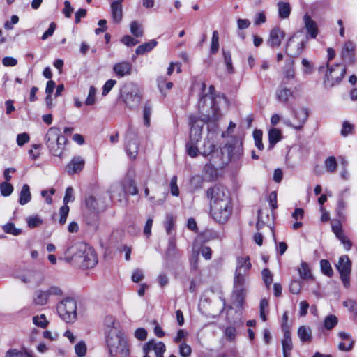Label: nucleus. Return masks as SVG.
Wrapping results in <instances>:
<instances>
[{
    "instance_id": "obj_1",
    "label": "nucleus",
    "mask_w": 357,
    "mask_h": 357,
    "mask_svg": "<svg viewBox=\"0 0 357 357\" xmlns=\"http://www.w3.org/2000/svg\"><path fill=\"white\" fill-rule=\"evenodd\" d=\"M210 201V213L218 222L225 223L232 212L231 199L227 190L221 185H215L206 191Z\"/></svg>"
},
{
    "instance_id": "obj_2",
    "label": "nucleus",
    "mask_w": 357,
    "mask_h": 357,
    "mask_svg": "<svg viewBox=\"0 0 357 357\" xmlns=\"http://www.w3.org/2000/svg\"><path fill=\"white\" fill-rule=\"evenodd\" d=\"M252 267L248 256L237 258V264L234 278L232 292L233 304L238 308H243L248 291V278Z\"/></svg>"
},
{
    "instance_id": "obj_3",
    "label": "nucleus",
    "mask_w": 357,
    "mask_h": 357,
    "mask_svg": "<svg viewBox=\"0 0 357 357\" xmlns=\"http://www.w3.org/2000/svg\"><path fill=\"white\" fill-rule=\"evenodd\" d=\"M106 342L112 357H128L130 350L119 324L113 317L106 319Z\"/></svg>"
},
{
    "instance_id": "obj_4",
    "label": "nucleus",
    "mask_w": 357,
    "mask_h": 357,
    "mask_svg": "<svg viewBox=\"0 0 357 357\" xmlns=\"http://www.w3.org/2000/svg\"><path fill=\"white\" fill-rule=\"evenodd\" d=\"M224 101V96L216 95L214 86L211 85L208 94L203 95L199 102V111L202 121L208 123H215L219 121L222 117L219 105Z\"/></svg>"
},
{
    "instance_id": "obj_5",
    "label": "nucleus",
    "mask_w": 357,
    "mask_h": 357,
    "mask_svg": "<svg viewBox=\"0 0 357 357\" xmlns=\"http://www.w3.org/2000/svg\"><path fill=\"white\" fill-rule=\"evenodd\" d=\"M68 261H73L84 268H91L98 263L93 249L83 242H76L68 247L65 252Z\"/></svg>"
},
{
    "instance_id": "obj_6",
    "label": "nucleus",
    "mask_w": 357,
    "mask_h": 357,
    "mask_svg": "<svg viewBox=\"0 0 357 357\" xmlns=\"http://www.w3.org/2000/svg\"><path fill=\"white\" fill-rule=\"evenodd\" d=\"M66 139L62 136L61 130L56 127L48 129L45 136V143L49 151L54 156L60 157L65 149Z\"/></svg>"
},
{
    "instance_id": "obj_7",
    "label": "nucleus",
    "mask_w": 357,
    "mask_h": 357,
    "mask_svg": "<svg viewBox=\"0 0 357 357\" xmlns=\"http://www.w3.org/2000/svg\"><path fill=\"white\" fill-rule=\"evenodd\" d=\"M121 96L124 104L130 109L137 108L142 98L140 89L132 83L123 87Z\"/></svg>"
},
{
    "instance_id": "obj_8",
    "label": "nucleus",
    "mask_w": 357,
    "mask_h": 357,
    "mask_svg": "<svg viewBox=\"0 0 357 357\" xmlns=\"http://www.w3.org/2000/svg\"><path fill=\"white\" fill-rule=\"evenodd\" d=\"M346 71V66L343 64L337 63L329 66L327 63V70L324 79L325 87L332 88L338 84L344 77Z\"/></svg>"
},
{
    "instance_id": "obj_9",
    "label": "nucleus",
    "mask_w": 357,
    "mask_h": 357,
    "mask_svg": "<svg viewBox=\"0 0 357 357\" xmlns=\"http://www.w3.org/2000/svg\"><path fill=\"white\" fill-rule=\"evenodd\" d=\"M59 316L66 323H73L77 319V303L71 298L63 299L56 305Z\"/></svg>"
},
{
    "instance_id": "obj_10",
    "label": "nucleus",
    "mask_w": 357,
    "mask_h": 357,
    "mask_svg": "<svg viewBox=\"0 0 357 357\" xmlns=\"http://www.w3.org/2000/svg\"><path fill=\"white\" fill-rule=\"evenodd\" d=\"M291 110L293 121H291L289 119H283L284 123L287 126L292 127L296 130L302 129L309 116L307 109L300 107L298 109L291 108Z\"/></svg>"
},
{
    "instance_id": "obj_11",
    "label": "nucleus",
    "mask_w": 357,
    "mask_h": 357,
    "mask_svg": "<svg viewBox=\"0 0 357 357\" xmlns=\"http://www.w3.org/2000/svg\"><path fill=\"white\" fill-rule=\"evenodd\" d=\"M338 270L340 278L344 286L347 288L350 284V273L351 271V262L347 255L340 257L337 264L335 265Z\"/></svg>"
},
{
    "instance_id": "obj_12",
    "label": "nucleus",
    "mask_w": 357,
    "mask_h": 357,
    "mask_svg": "<svg viewBox=\"0 0 357 357\" xmlns=\"http://www.w3.org/2000/svg\"><path fill=\"white\" fill-rule=\"evenodd\" d=\"M125 146L129 158L135 159L138 154L139 143L136 133L132 129H129L126 135Z\"/></svg>"
},
{
    "instance_id": "obj_13",
    "label": "nucleus",
    "mask_w": 357,
    "mask_h": 357,
    "mask_svg": "<svg viewBox=\"0 0 357 357\" xmlns=\"http://www.w3.org/2000/svg\"><path fill=\"white\" fill-rule=\"evenodd\" d=\"M143 349L144 353L154 351L156 357H163L166 347L163 342L151 340L144 345Z\"/></svg>"
},
{
    "instance_id": "obj_14",
    "label": "nucleus",
    "mask_w": 357,
    "mask_h": 357,
    "mask_svg": "<svg viewBox=\"0 0 357 357\" xmlns=\"http://www.w3.org/2000/svg\"><path fill=\"white\" fill-rule=\"evenodd\" d=\"M356 46L351 41L346 42L341 52L342 59L347 64H353L355 61Z\"/></svg>"
},
{
    "instance_id": "obj_15",
    "label": "nucleus",
    "mask_w": 357,
    "mask_h": 357,
    "mask_svg": "<svg viewBox=\"0 0 357 357\" xmlns=\"http://www.w3.org/2000/svg\"><path fill=\"white\" fill-rule=\"evenodd\" d=\"M296 35L294 34L289 40L286 45V52L291 57H296L298 56L304 50L305 47V41H299L296 43V47L295 49L292 47L293 43H296L295 39Z\"/></svg>"
},
{
    "instance_id": "obj_16",
    "label": "nucleus",
    "mask_w": 357,
    "mask_h": 357,
    "mask_svg": "<svg viewBox=\"0 0 357 357\" xmlns=\"http://www.w3.org/2000/svg\"><path fill=\"white\" fill-rule=\"evenodd\" d=\"M190 123L191 129L190 131V140L188 142L197 144L202 137V125L199 126L197 124V120L195 116L190 118Z\"/></svg>"
},
{
    "instance_id": "obj_17",
    "label": "nucleus",
    "mask_w": 357,
    "mask_h": 357,
    "mask_svg": "<svg viewBox=\"0 0 357 357\" xmlns=\"http://www.w3.org/2000/svg\"><path fill=\"white\" fill-rule=\"evenodd\" d=\"M303 20L307 34L311 38H315L319 33L317 22L307 13L304 15Z\"/></svg>"
},
{
    "instance_id": "obj_18",
    "label": "nucleus",
    "mask_w": 357,
    "mask_h": 357,
    "mask_svg": "<svg viewBox=\"0 0 357 357\" xmlns=\"http://www.w3.org/2000/svg\"><path fill=\"white\" fill-rule=\"evenodd\" d=\"M284 36L285 33L279 27H275L271 31L267 43L271 47H278Z\"/></svg>"
},
{
    "instance_id": "obj_19",
    "label": "nucleus",
    "mask_w": 357,
    "mask_h": 357,
    "mask_svg": "<svg viewBox=\"0 0 357 357\" xmlns=\"http://www.w3.org/2000/svg\"><path fill=\"white\" fill-rule=\"evenodd\" d=\"M215 144L208 137L204 142V150L202 154L204 157L211 156L209 160L213 161L214 163H218V161L215 160V155L218 156V153L215 150Z\"/></svg>"
},
{
    "instance_id": "obj_20",
    "label": "nucleus",
    "mask_w": 357,
    "mask_h": 357,
    "mask_svg": "<svg viewBox=\"0 0 357 357\" xmlns=\"http://www.w3.org/2000/svg\"><path fill=\"white\" fill-rule=\"evenodd\" d=\"M85 161L81 156H75L66 167V170L70 175H73L82 170Z\"/></svg>"
},
{
    "instance_id": "obj_21",
    "label": "nucleus",
    "mask_w": 357,
    "mask_h": 357,
    "mask_svg": "<svg viewBox=\"0 0 357 357\" xmlns=\"http://www.w3.org/2000/svg\"><path fill=\"white\" fill-rule=\"evenodd\" d=\"M113 71L119 77L130 75L132 71V65L129 61L119 62L114 65Z\"/></svg>"
},
{
    "instance_id": "obj_22",
    "label": "nucleus",
    "mask_w": 357,
    "mask_h": 357,
    "mask_svg": "<svg viewBox=\"0 0 357 357\" xmlns=\"http://www.w3.org/2000/svg\"><path fill=\"white\" fill-rule=\"evenodd\" d=\"M275 96L278 100L280 102L287 103L289 98L294 96V93L290 89L280 86L277 90Z\"/></svg>"
},
{
    "instance_id": "obj_23",
    "label": "nucleus",
    "mask_w": 357,
    "mask_h": 357,
    "mask_svg": "<svg viewBox=\"0 0 357 357\" xmlns=\"http://www.w3.org/2000/svg\"><path fill=\"white\" fill-rule=\"evenodd\" d=\"M121 187L125 193H129L132 195H135L138 193V190L134 180L130 177L126 178L123 180Z\"/></svg>"
},
{
    "instance_id": "obj_24",
    "label": "nucleus",
    "mask_w": 357,
    "mask_h": 357,
    "mask_svg": "<svg viewBox=\"0 0 357 357\" xmlns=\"http://www.w3.org/2000/svg\"><path fill=\"white\" fill-rule=\"evenodd\" d=\"M282 345L284 357H289V353L292 350L293 345L291 337V333L287 330L284 331V338L282 340Z\"/></svg>"
},
{
    "instance_id": "obj_25",
    "label": "nucleus",
    "mask_w": 357,
    "mask_h": 357,
    "mask_svg": "<svg viewBox=\"0 0 357 357\" xmlns=\"http://www.w3.org/2000/svg\"><path fill=\"white\" fill-rule=\"evenodd\" d=\"M298 336L302 342H310L312 340L311 328L306 326H300L298 329Z\"/></svg>"
},
{
    "instance_id": "obj_26",
    "label": "nucleus",
    "mask_w": 357,
    "mask_h": 357,
    "mask_svg": "<svg viewBox=\"0 0 357 357\" xmlns=\"http://www.w3.org/2000/svg\"><path fill=\"white\" fill-rule=\"evenodd\" d=\"M50 298L45 291V290H38L35 292L33 302L36 305L43 306L46 305Z\"/></svg>"
},
{
    "instance_id": "obj_27",
    "label": "nucleus",
    "mask_w": 357,
    "mask_h": 357,
    "mask_svg": "<svg viewBox=\"0 0 357 357\" xmlns=\"http://www.w3.org/2000/svg\"><path fill=\"white\" fill-rule=\"evenodd\" d=\"M281 138V132L280 130L277 128L271 129L268 132V149H273L275 144L280 141Z\"/></svg>"
},
{
    "instance_id": "obj_28",
    "label": "nucleus",
    "mask_w": 357,
    "mask_h": 357,
    "mask_svg": "<svg viewBox=\"0 0 357 357\" xmlns=\"http://www.w3.org/2000/svg\"><path fill=\"white\" fill-rule=\"evenodd\" d=\"M278 15L282 19H287L291 13V6L287 2L279 1L278 3Z\"/></svg>"
},
{
    "instance_id": "obj_29",
    "label": "nucleus",
    "mask_w": 357,
    "mask_h": 357,
    "mask_svg": "<svg viewBox=\"0 0 357 357\" xmlns=\"http://www.w3.org/2000/svg\"><path fill=\"white\" fill-rule=\"evenodd\" d=\"M298 271L301 279L305 280H312L313 276L309 265L306 262H302L301 266L298 267Z\"/></svg>"
},
{
    "instance_id": "obj_30",
    "label": "nucleus",
    "mask_w": 357,
    "mask_h": 357,
    "mask_svg": "<svg viewBox=\"0 0 357 357\" xmlns=\"http://www.w3.org/2000/svg\"><path fill=\"white\" fill-rule=\"evenodd\" d=\"M31 195L30 192L29 186L27 184H24L20 193L19 203L21 205H25L31 201Z\"/></svg>"
},
{
    "instance_id": "obj_31",
    "label": "nucleus",
    "mask_w": 357,
    "mask_h": 357,
    "mask_svg": "<svg viewBox=\"0 0 357 357\" xmlns=\"http://www.w3.org/2000/svg\"><path fill=\"white\" fill-rule=\"evenodd\" d=\"M157 43V41L155 40L144 43L137 47L135 52L137 54H143L153 50L156 46Z\"/></svg>"
},
{
    "instance_id": "obj_32",
    "label": "nucleus",
    "mask_w": 357,
    "mask_h": 357,
    "mask_svg": "<svg viewBox=\"0 0 357 357\" xmlns=\"http://www.w3.org/2000/svg\"><path fill=\"white\" fill-rule=\"evenodd\" d=\"M111 10L113 20L116 23L120 22L122 19V5L112 3Z\"/></svg>"
},
{
    "instance_id": "obj_33",
    "label": "nucleus",
    "mask_w": 357,
    "mask_h": 357,
    "mask_svg": "<svg viewBox=\"0 0 357 357\" xmlns=\"http://www.w3.org/2000/svg\"><path fill=\"white\" fill-rule=\"evenodd\" d=\"M49 298H61L63 296V290L60 286L52 285L45 290Z\"/></svg>"
},
{
    "instance_id": "obj_34",
    "label": "nucleus",
    "mask_w": 357,
    "mask_h": 357,
    "mask_svg": "<svg viewBox=\"0 0 357 357\" xmlns=\"http://www.w3.org/2000/svg\"><path fill=\"white\" fill-rule=\"evenodd\" d=\"M152 112V105L149 101L146 102L143 109L144 124L149 127L150 126V119Z\"/></svg>"
},
{
    "instance_id": "obj_35",
    "label": "nucleus",
    "mask_w": 357,
    "mask_h": 357,
    "mask_svg": "<svg viewBox=\"0 0 357 357\" xmlns=\"http://www.w3.org/2000/svg\"><path fill=\"white\" fill-rule=\"evenodd\" d=\"M213 161L206 163L203 168V172L209 178H213L217 175V169L214 166Z\"/></svg>"
},
{
    "instance_id": "obj_36",
    "label": "nucleus",
    "mask_w": 357,
    "mask_h": 357,
    "mask_svg": "<svg viewBox=\"0 0 357 357\" xmlns=\"http://www.w3.org/2000/svg\"><path fill=\"white\" fill-rule=\"evenodd\" d=\"M2 229L6 234H12L13 236H19L22 233V230L16 228L15 225L12 222H8L3 225Z\"/></svg>"
},
{
    "instance_id": "obj_37",
    "label": "nucleus",
    "mask_w": 357,
    "mask_h": 357,
    "mask_svg": "<svg viewBox=\"0 0 357 357\" xmlns=\"http://www.w3.org/2000/svg\"><path fill=\"white\" fill-rule=\"evenodd\" d=\"M33 323L41 328H45L49 324V321L47 320L45 314L34 316L33 317Z\"/></svg>"
},
{
    "instance_id": "obj_38",
    "label": "nucleus",
    "mask_w": 357,
    "mask_h": 357,
    "mask_svg": "<svg viewBox=\"0 0 357 357\" xmlns=\"http://www.w3.org/2000/svg\"><path fill=\"white\" fill-rule=\"evenodd\" d=\"M324 165L328 172H335L337 165L335 158L333 156L327 158L324 162Z\"/></svg>"
},
{
    "instance_id": "obj_39",
    "label": "nucleus",
    "mask_w": 357,
    "mask_h": 357,
    "mask_svg": "<svg viewBox=\"0 0 357 357\" xmlns=\"http://www.w3.org/2000/svg\"><path fill=\"white\" fill-rule=\"evenodd\" d=\"M225 64L227 67V70L229 73L234 72V68L232 66L231 55L229 51L222 50Z\"/></svg>"
},
{
    "instance_id": "obj_40",
    "label": "nucleus",
    "mask_w": 357,
    "mask_h": 357,
    "mask_svg": "<svg viewBox=\"0 0 357 357\" xmlns=\"http://www.w3.org/2000/svg\"><path fill=\"white\" fill-rule=\"evenodd\" d=\"M320 266H321V270L324 275H326L328 277H331L333 275V271L332 267L328 260L321 259L320 261Z\"/></svg>"
},
{
    "instance_id": "obj_41",
    "label": "nucleus",
    "mask_w": 357,
    "mask_h": 357,
    "mask_svg": "<svg viewBox=\"0 0 357 357\" xmlns=\"http://www.w3.org/2000/svg\"><path fill=\"white\" fill-rule=\"evenodd\" d=\"M294 61L290 60V61L287 63L286 67L284 70L283 74L285 78L288 79H294L295 76V72L294 69Z\"/></svg>"
},
{
    "instance_id": "obj_42",
    "label": "nucleus",
    "mask_w": 357,
    "mask_h": 357,
    "mask_svg": "<svg viewBox=\"0 0 357 357\" xmlns=\"http://www.w3.org/2000/svg\"><path fill=\"white\" fill-rule=\"evenodd\" d=\"M13 185L8 182H3L0 184L1 195L3 197H8L13 192Z\"/></svg>"
},
{
    "instance_id": "obj_43",
    "label": "nucleus",
    "mask_w": 357,
    "mask_h": 357,
    "mask_svg": "<svg viewBox=\"0 0 357 357\" xmlns=\"http://www.w3.org/2000/svg\"><path fill=\"white\" fill-rule=\"evenodd\" d=\"M130 31L135 37H142L143 36V29L137 22L133 21L130 24Z\"/></svg>"
},
{
    "instance_id": "obj_44",
    "label": "nucleus",
    "mask_w": 357,
    "mask_h": 357,
    "mask_svg": "<svg viewBox=\"0 0 357 357\" xmlns=\"http://www.w3.org/2000/svg\"><path fill=\"white\" fill-rule=\"evenodd\" d=\"M219 49V35L217 31L213 32L211 52L212 54H215Z\"/></svg>"
},
{
    "instance_id": "obj_45",
    "label": "nucleus",
    "mask_w": 357,
    "mask_h": 357,
    "mask_svg": "<svg viewBox=\"0 0 357 357\" xmlns=\"http://www.w3.org/2000/svg\"><path fill=\"white\" fill-rule=\"evenodd\" d=\"M262 131L260 130H255L253 132V137L255 139V146L259 149L262 150L264 149V145L262 143Z\"/></svg>"
},
{
    "instance_id": "obj_46",
    "label": "nucleus",
    "mask_w": 357,
    "mask_h": 357,
    "mask_svg": "<svg viewBox=\"0 0 357 357\" xmlns=\"http://www.w3.org/2000/svg\"><path fill=\"white\" fill-rule=\"evenodd\" d=\"M261 275H262L263 280H264L266 286L268 288H269L270 285L273 282V275L270 271V270L268 268H264L261 271Z\"/></svg>"
},
{
    "instance_id": "obj_47",
    "label": "nucleus",
    "mask_w": 357,
    "mask_h": 357,
    "mask_svg": "<svg viewBox=\"0 0 357 357\" xmlns=\"http://www.w3.org/2000/svg\"><path fill=\"white\" fill-rule=\"evenodd\" d=\"M75 354L79 357H84L86 353V344L84 341L79 342L75 346Z\"/></svg>"
},
{
    "instance_id": "obj_48",
    "label": "nucleus",
    "mask_w": 357,
    "mask_h": 357,
    "mask_svg": "<svg viewBox=\"0 0 357 357\" xmlns=\"http://www.w3.org/2000/svg\"><path fill=\"white\" fill-rule=\"evenodd\" d=\"M337 324V318L335 315H329L324 320V327L328 330L332 329Z\"/></svg>"
},
{
    "instance_id": "obj_49",
    "label": "nucleus",
    "mask_w": 357,
    "mask_h": 357,
    "mask_svg": "<svg viewBox=\"0 0 357 357\" xmlns=\"http://www.w3.org/2000/svg\"><path fill=\"white\" fill-rule=\"evenodd\" d=\"M26 222L29 227L35 228L40 226L42 224L43 220L38 215H34L28 217Z\"/></svg>"
},
{
    "instance_id": "obj_50",
    "label": "nucleus",
    "mask_w": 357,
    "mask_h": 357,
    "mask_svg": "<svg viewBox=\"0 0 357 357\" xmlns=\"http://www.w3.org/2000/svg\"><path fill=\"white\" fill-rule=\"evenodd\" d=\"M29 280H33L30 284H34L36 285H39L42 283L43 280V275L37 272H30L27 273Z\"/></svg>"
},
{
    "instance_id": "obj_51",
    "label": "nucleus",
    "mask_w": 357,
    "mask_h": 357,
    "mask_svg": "<svg viewBox=\"0 0 357 357\" xmlns=\"http://www.w3.org/2000/svg\"><path fill=\"white\" fill-rule=\"evenodd\" d=\"M96 89L94 86H91L89 89L88 96L86 99L85 104L86 105H92L96 102Z\"/></svg>"
},
{
    "instance_id": "obj_52",
    "label": "nucleus",
    "mask_w": 357,
    "mask_h": 357,
    "mask_svg": "<svg viewBox=\"0 0 357 357\" xmlns=\"http://www.w3.org/2000/svg\"><path fill=\"white\" fill-rule=\"evenodd\" d=\"M195 143H188L186 144V151L188 154L192 157L195 158L197 155L199 150L197 147L196 146Z\"/></svg>"
},
{
    "instance_id": "obj_53",
    "label": "nucleus",
    "mask_w": 357,
    "mask_h": 357,
    "mask_svg": "<svg viewBox=\"0 0 357 357\" xmlns=\"http://www.w3.org/2000/svg\"><path fill=\"white\" fill-rule=\"evenodd\" d=\"M171 194L173 196L178 197L179 195V189L177 185V177L174 176L170 181Z\"/></svg>"
},
{
    "instance_id": "obj_54",
    "label": "nucleus",
    "mask_w": 357,
    "mask_h": 357,
    "mask_svg": "<svg viewBox=\"0 0 357 357\" xmlns=\"http://www.w3.org/2000/svg\"><path fill=\"white\" fill-rule=\"evenodd\" d=\"M25 349L24 351H19L17 349H8L5 354V357H26L25 356Z\"/></svg>"
},
{
    "instance_id": "obj_55",
    "label": "nucleus",
    "mask_w": 357,
    "mask_h": 357,
    "mask_svg": "<svg viewBox=\"0 0 357 357\" xmlns=\"http://www.w3.org/2000/svg\"><path fill=\"white\" fill-rule=\"evenodd\" d=\"M192 352L191 347L185 344L181 343L179 345V354L182 357H188L190 356Z\"/></svg>"
},
{
    "instance_id": "obj_56",
    "label": "nucleus",
    "mask_w": 357,
    "mask_h": 357,
    "mask_svg": "<svg viewBox=\"0 0 357 357\" xmlns=\"http://www.w3.org/2000/svg\"><path fill=\"white\" fill-rule=\"evenodd\" d=\"M85 204L90 210H96L98 208V202L93 196H89L85 199Z\"/></svg>"
},
{
    "instance_id": "obj_57",
    "label": "nucleus",
    "mask_w": 357,
    "mask_h": 357,
    "mask_svg": "<svg viewBox=\"0 0 357 357\" xmlns=\"http://www.w3.org/2000/svg\"><path fill=\"white\" fill-rule=\"evenodd\" d=\"M301 289V283L298 280H294L289 284V291L292 294H298L300 293Z\"/></svg>"
},
{
    "instance_id": "obj_58",
    "label": "nucleus",
    "mask_w": 357,
    "mask_h": 357,
    "mask_svg": "<svg viewBox=\"0 0 357 357\" xmlns=\"http://www.w3.org/2000/svg\"><path fill=\"white\" fill-rule=\"evenodd\" d=\"M69 213V206L63 205L59 210L60 218L59 222L63 225L66 222L67 216Z\"/></svg>"
},
{
    "instance_id": "obj_59",
    "label": "nucleus",
    "mask_w": 357,
    "mask_h": 357,
    "mask_svg": "<svg viewBox=\"0 0 357 357\" xmlns=\"http://www.w3.org/2000/svg\"><path fill=\"white\" fill-rule=\"evenodd\" d=\"M174 224V221L173 216L172 215H167L166 217V220L165 222V227L167 234H172V230L173 229Z\"/></svg>"
},
{
    "instance_id": "obj_60",
    "label": "nucleus",
    "mask_w": 357,
    "mask_h": 357,
    "mask_svg": "<svg viewBox=\"0 0 357 357\" xmlns=\"http://www.w3.org/2000/svg\"><path fill=\"white\" fill-rule=\"evenodd\" d=\"M236 335V330L233 326H228L225 330V335L227 340L233 341L234 340Z\"/></svg>"
},
{
    "instance_id": "obj_61",
    "label": "nucleus",
    "mask_w": 357,
    "mask_h": 357,
    "mask_svg": "<svg viewBox=\"0 0 357 357\" xmlns=\"http://www.w3.org/2000/svg\"><path fill=\"white\" fill-rule=\"evenodd\" d=\"M121 42L128 47L135 46V45L139 43V40L135 39L134 38L128 35L123 36L121 38Z\"/></svg>"
},
{
    "instance_id": "obj_62",
    "label": "nucleus",
    "mask_w": 357,
    "mask_h": 357,
    "mask_svg": "<svg viewBox=\"0 0 357 357\" xmlns=\"http://www.w3.org/2000/svg\"><path fill=\"white\" fill-rule=\"evenodd\" d=\"M116 81L114 79H109L107 80L103 87H102V96H106L111 89L114 87V86L116 84Z\"/></svg>"
},
{
    "instance_id": "obj_63",
    "label": "nucleus",
    "mask_w": 357,
    "mask_h": 357,
    "mask_svg": "<svg viewBox=\"0 0 357 357\" xmlns=\"http://www.w3.org/2000/svg\"><path fill=\"white\" fill-rule=\"evenodd\" d=\"M29 141V136L27 133L24 132L17 135V144L18 146H22Z\"/></svg>"
},
{
    "instance_id": "obj_64",
    "label": "nucleus",
    "mask_w": 357,
    "mask_h": 357,
    "mask_svg": "<svg viewBox=\"0 0 357 357\" xmlns=\"http://www.w3.org/2000/svg\"><path fill=\"white\" fill-rule=\"evenodd\" d=\"M337 238L341 242V243L344 245V249L348 251L351 248L352 243L344 234H342V236H339Z\"/></svg>"
}]
</instances>
